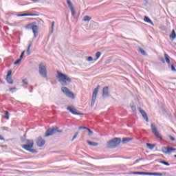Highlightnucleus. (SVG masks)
I'll use <instances>...</instances> for the list:
<instances>
[{
    "label": "nucleus",
    "mask_w": 176,
    "mask_h": 176,
    "mask_svg": "<svg viewBox=\"0 0 176 176\" xmlns=\"http://www.w3.org/2000/svg\"><path fill=\"white\" fill-rule=\"evenodd\" d=\"M56 73H57L56 78L58 82L63 86H67L68 83H71V82H72V80H71V78H69V76H68L67 75L64 74L59 71H57Z\"/></svg>",
    "instance_id": "1"
},
{
    "label": "nucleus",
    "mask_w": 176,
    "mask_h": 176,
    "mask_svg": "<svg viewBox=\"0 0 176 176\" xmlns=\"http://www.w3.org/2000/svg\"><path fill=\"white\" fill-rule=\"evenodd\" d=\"M39 74L41 75L43 78H45V79L47 78V69L46 67V64L43 63H41L39 65Z\"/></svg>",
    "instance_id": "2"
},
{
    "label": "nucleus",
    "mask_w": 176,
    "mask_h": 176,
    "mask_svg": "<svg viewBox=\"0 0 176 176\" xmlns=\"http://www.w3.org/2000/svg\"><path fill=\"white\" fill-rule=\"evenodd\" d=\"M57 133H63V131L58 130V127L57 126H52L47 130L45 137H50L54 135V134H57Z\"/></svg>",
    "instance_id": "3"
},
{
    "label": "nucleus",
    "mask_w": 176,
    "mask_h": 176,
    "mask_svg": "<svg viewBox=\"0 0 176 176\" xmlns=\"http://www.w3.org/2000/svg\"><path fill=\"white\" fill-rule=\"evenodd\" d=\"M121 142H122V140L120 138H115L107 143V146L108 148H116V146H118V145H120Z\"/></svg>",
    "instance_id": "4"
},
{
    "label": "nucleus",
    "mask_w": 176,
    "mask_h": 176,
    "mask_svg": "<svg viewBox=\"0 0 176 176\" xmlns=\"http://www.w3.org/2000/svg\"><path fill=\"white\" fill-rule=\"evenodd\" d=\"M131 174L134 175H154V176H163L161 173H148V172H132Z\"/></svg>",
    "instance_id": "5"
},
{
    "label": "nucleus",
    "mask_w": 176,
    "mask_h": 176,
    "mask_svg": "<svg viewBox=\"0 0 176 176\" xmlns=\"http://www.w3.org/2000/svg\"><path fill=\"white\" fill-rule=\"evenodd\" d=\"M25 143L27 144H23L21 146V147L25 149V151H28L29 152H31L32 148H34V140H27Z\"/></svg>",
    "instance_id": "6"
},
{
    "label": "nucleus",
    "mask_w": 176,
    "mask_h": 176,
    "mask_svg": "<svg viewBox=\"0 0 176 176\" xmlns=\"http://www.w3.org/2000/svg\"><path fill=\"white\" fill-rule=\"evenodd\" d=\"M98 90H100V85H98L93 91L92 99L91 102V107H94V104H96V100H97V96L98 94Z\"/></svg>",
    "instance_id": "7"
},
{
    "label": "nucleus",
    "mask_w": 176,
    "mask_h": 176,
    "mask_svg": "<svg viewBox=\"0 0 176 176\" xmlns=\"http://www.w3.org/2000/svg\"><path fill=\"white\" fill-rule=\"evenodd\" d=\"M61 90L63 94L67 96L69 98H75V94H74V92L70 91L69 89H68L67 87H63L61 88Z\"/></svg>",
    "instance_id": "8"
},
{
    "label": "nucleus",
    "mask_w": 176,
    "mask_h": 176,
    "mask_svg": "<svg viewBox=\"0 0 176 176\" xmlns=\"http://www.w3.org/2000/svg\"><path fill=\"white\" fill-rule=\"evenodd\" d=\"M26 30H32L34 36L38 34V25H34V23H29L25 25Z\"/></svg>",
    "instance_id": "9"
},
{
    "label": "nucleus",
    "mask_w": 176,
    "mask_h": 176,
    "mask_svg": "<svg viewBox=\"0 0 176 176\" xmlns=\"http://www.w3.org/2000/svg\"><path fill=\"white\" fill-rule=\"evenodd\" d=\"M151 131L154 134V135H155L157 138H160V140H163V138L162 137V135H160V133H159V131H157V128L156 127V126H155V124H151Z\"/></svg>",
    "instance_id": "10"
},
{
    "label": "nucleus",
    "mask_w": 176,
    "mask_h": 176,
    "mask_svg": "<svg viewBox=\"0 0 176 176\" xmlns=\"http://www.w3.org/2000/svg\"><path fill=\"white\" fill-rule=\"evenodd\" d=\"M176 151L175 148L167 146V147H163L162 148V152L164 153L165 155H168L170 153H173V152H175Z\"/></svg>",
    "instance_id": "11"
},
{
    "label": "nucleus",
    "mask_w": 176,
    "mask_h": 176,
    "mask_svg": "<svg viewBox=\"0 0 176 176\" xmlns=\"http://www.w3.org/2000/svg\"><path fill=\"white\" fill-rule=\"evenodd\" d=\"M36 144L39 146V148H42V146L46 144V141L45 139L42 138V137L39 136L36 140Z\"/></svg>",
    "instance_id": "12"
},
{
    "label": "nucleus",
    "mask_w": 176,
    "mask_h": 176,
    "mask_svg": "<svg viewBox=\"0 0 176 176\" xmlns=\"http://www.w3.org/2000/svg\"><path fill=\"white\" fill-rule=\"evenodd\" d=\"M6 80L10 85H13V80H12V70L8 72Z\"/></svg>",
    "instance_id": "13"
},
{
    "label": "nucleus",
    "mask_w": 176,
    "mask_h": 176,
    "mask_svg": "<svg viewBox=\"0 0 176 176\" xmlns=\"http://www.w3.org/2000/svg\"><path fill=\"white\" fill-rule=\"evenodd\" d=\"M139 112H140L142 118L146 120V122H149V118H148V115H146V112L144 111L142 109L139 108Z\"/></svg>",
    "instance_id": "14"
},
{
    "label": "nucleus",
    "mask_w": 176,
    "mask_h": 176,
    "mask_svg": "<svg viewBox=\"0 0 176 176\" xmlns=\"http://www.w3.org/2000/svg\"><path fill=\"white\" fill-rule=\"evenodd\" d=\"M67 3L71 10L72 16H75V9L74 8V6H72V2H71V0H66Z\"/></svg>",
    "instance_id": "15"
},
{
    "label": "nucleus",
    "mask_w": 176,
    "mask_h": 176,
    "mask_svg": "<svg viewBox=\"0 0 176 176\" xmlns=\"http://www.w3.org/2000/svg\"><path fill=\"white\" fill-rule=\"evenodd\" d=\"M109 87H104L102 89V96L103 97H109Z\"/></svg>",
    "instance_id": "16"
},
{
    "label": "nucleus",
    "mask_w": 176,
    "mask_h": 176,
    "mask_svg": "<svg viewBox=\"0 0 176 176\" xmlns=\"http://www.w3.org/2000/svg\"><path fill=\"white\" fill-rule=\"evenodd\" d=\"M67 111L71 112V113H73V115H81L80 113L76 112V109L72 108L71 107H67Z\"/></svg>",
    "instance_id": "17"
},
{
    "label": "nucleus",
    "mask_w": 176,
    "mask_h": 176,
    "mask_svg": "<svg viewBox=\"0 0 176 176\" xmlns=\"http://www.w3.org/2000/svg\"><path fill=\"white\" fill-rule=\"evenodd\" d=\"M25 53V51H23L21 56H20V58H19L18 60H16L14 64L15 65H17V64H20V63H21V60H23V57L24 56V54Z\"/></svg>",
    "instance_id": "18"
},
{
    "label": "nucleus",
    "mask_w": 176,
    "mask_h": 176,
    "mask_svg": "<svg viewBox=\"0 0 176 176\" xmlns=\"http://www.w3.org/2000/svg\"><path fill=\"white\" fill-rule=\"evenodd\" d=\"M27 16H36V14H32V13H25V14H21L18 15L19 17H25Z\"/></svg>",
    "instance_id": "19"
},
{
    "label": "nucleus",
    "mask_w": 176,
    "mask_h": 176,
    "mask_svg": "<svg viewBox=\"0 0 176 176\" xmlns=\"http://www.w3.org/2000/svg\"><path fill=\"white\" fill-rule=\"evenodd\" d=\"M169 38H170V41H174V39H175L176 34H175V30L174 29L172 30V32L170 34Z\"/></svg>",
    "instance_id": "20"
},
{
    "label": "nucleus",
    "mask_w": 176,
    "mask_h": 176,
    "mask_svg": "<svg viewBox=\"0 0 176 176\" xmlns=\"http://www.w3.org/2000/svg\"><path fill=\"white\" fill-rule=\"evenodd\" d=\"M164 57H165V60L166 61L167 64L170 65L171 64V61L170 60V56L167 54V53H164Z\"/></svg>",
    "instance_id": "21"
},
{
    "label": "nucleus",
    "mask_w": 176,
    "mask_h": 176,
    "mask_svg": "<svg viewBox=\"0 0 176 176\" xmlns=\"http://www.w3.org/2000/svg\"><path fill=\"white\" fill-rule=\"evenodd\" d=\"M130 141H133V138H122V142L126 144V142H130Z\"/></svg>",
    "instance_id": "22"
},
{
    "label": "nucleus",
    "mask_w": 176,
    "mask_h": 176,
    "mask_svg": "<svg viewBox=\"0 0 176 176\" xmlns=\"http://www.w3.org/2000/svg\"><path fill=\"white\" fill-rule=\"evenodd\" d=\"M144 21H145V23H148V24H153L152 20L148 16H144Z\"/></svg>",
    "instance_id": "23"
},
{
    "label": "nucleus",
    "mask_w": 176,
    "mask_h": 176,
    "mask_svg": "<svg viewBox=\"0 0 176 176\" xmlns=\"http://www.w3.org/2000/svg\"><path fill=\"white\" fill-rule=\"evenodd\" d=\"M87 144L91 146H97V145H98V143L94 142H90V141H87Z\"/></svg>",
    "instance_id": "24"
},
{
    "label": "nucleus",
    "mask_w": 176,
    "mask_h": 176,
    "mask_svg": "<svg viewBox=\"0 0 176 176\" xmlns=\"http://www.w3.org/2000/svg\"><path fill=\"white\" fill-rule=\"evenodd\" d=\"M146 146L148 149H153V148H155V144H152L151 143H147L146 144Z\"/></svg>",
    "instance_id": "25"
},
{
    "label": "nucleus",
    "mask_w": 176,
    "mask_h": 176,
    "mask_svg": "<svg viewBox=\"0 0 176 176\" xmlns=\"http://www.w3.org/2000/svg\"><path fill=\"white\" fill-rule=\"evenodd\" d=\"M31 46H32V43H31L28 47V49L26 51L28 56H30V54H31V52H30V49H31Z\"/></svg>",
    "instance_id": "26"
},
{
    "label": "nucleus",
    "mask_w": 176,
    "mask_h": 176,
    "mask_svg": "<svg viewBox=\"0 0 176 176\" xmlns=\"http://www.w3.org/2000/svg\"><path fill=\"white\" fill-rule=\"evenodd\" d=\"M96 58L95 59V61H97V60H98V58H100V57H101V52H96Z\"/></svg>",
    "instance_id": "27"
},
{
    "label": "nucleus",
    "mask_w": 176,
    "mask_h": 176,
    "mask_svg": "<svg viewBox=\"0 0 176 176\" xmlns=\"http://www.w3.org/2000/svg\"><path fill=\"white\" fill-rule=\"evenodd\" d=\"M138 51L140 52V53H141L142 54H143V56H145L146 54V53L145 52V50H144L142 48L139 47Z\"/></svg>",
    "instance_id": "28"
},
{
    "label": "nucleus",
    "mask_w": 176,
    "mask_h": 176,
    "mask_svg": "<svg viewBox=\"0 0 176 176\" xmlns=\"http://www.w3.org/2000/svg\"><path fill=\"white\" fill-rule=\"evenodd\" d=\"M91 20V18L89 16H85L83 18L84 21H90Z\"/></svg>",
    "instance_id": "29"
},
{
    "label": "nucleus",
    "mask_w": 176,
    "mask_h": 176,
    "mask_svg": "<svg viewBox=\"0 0 176 176\" xmlns=\"http://www.w3.org/2000/svg\"><path fill=\"white\" fill-rule=\"evenodd\" d=\"M159 163L164 164V166H170V164L168 162H166V161H160Z\"/></svg>",
    "instance_id": "30"
},
{
    "label": "nucleus",
    "mask_w": 176,
    "mask_h": 176,
    "mask_svg": "<svg viewBox=\"0 0 176 176\" xmlns=\"http://www.w3.org/2000/svg\"><path fill=\"white\" fill-rule=\"evenodd\" d=\"M9 91H11V93H15V91H17V88L13 87L9 89Z\"/></svg>",
    "instance_id": "31"
},
{
    "label": "nucleus",
    "mask_w": 176,
    "mask_h": 176,
    "mask_svg": "<svg viewBox=\"0 0 176 176\" xmlns=\"http://www.w3.org/2000/svg\"><path fill=\"white\" fill-rule=\"evenodd\" d=\"M5 113H6V116L4 117V118L8 120L9 119V115H10L9 111H6Z\"/></svg>",
    "instance_id": "32"
},
{
    "label": "nucleus",
    "mask_w": 176,
    "mask_h": 176,
    "mask_svg": "<svg viewBox=\"0 0 176 176\" xmlns=\"http://www.w3.org/2000/svg\"><path fill=\"white\" fill-rule=\"evenodd\" d=\"M78 134H79L78 132L76 133L73 138L72 139V141H74L76 138L78 137Z\"/></svg>",
    "instance_id": "33"
},
{
    "label": "nucleus",
    "mask_w": 176,
    "mask_h": 176,
    "mask_svg": "<svg viewBox=\"0 0 176 176\" xmlns=\"http://www.w3.org/2000/svg\"><path fill=\"white\" fill-rule=\"evenodd\" d=\"M170 68H171V71H173V72H176L175 67H174L173 65H170Z\"/></svg>",
    "instance_id": "34"
},
{
    "label": "nucleus",
    "mask_w": 176,
    "mask_h": 176,
    "mask_svg": "<svg viewBox=\"0 0 176 176\" xmlns=\"http://www.w3.org/2000/svg\"><path fill=\"white\" fill-rule=\"evenodd\" d=\"M87 127L86 126H79L78 130H87Z\"/></svg>",
    "instance_id": "35"
},
{
    "label": "nucleus",
    "mask_w": 176,
    "mask_h": 176,
    "mask_svg": "<svg viewBox=\"0 0 176 176\" xmlns=\"http://www.w3.org/2000/svg\"><path fill=\"white\" fill-rule=\"evenodd\" d=\"M131 108L133 112H136L137 108L135 107V106H131Z\"/></svg>",
    "instance_id": "36"
},
{
    "label": "nucleus",
    "mask_w": 176,
    "mask_h": 176,
    "mask_svg": "<svg viewBox=\"0 0 176 176\" xmlns=\"http://www.w3.org/2000/svg\"><path fill=\"white\" fill-rule=\"evenodd\" d=\"M54 24H55V22L54 21H52V32H53V31L54 30Z\"/></svg>",
    "instance_id": "37"
},
{
    "label": "nucleus",
    "mask_w": 176,
    "mask_h": 176,
    "mask_svg": "<svg viewBox=\"0 0 176 176\" xmlns=\"http://www.w3.org/2000/svg\"><path fill=\"white\" fill-rule=\"evenodd\" d=\"M88 133H89V135H91L93 134V131L91 130H90V129H87Z\"/></svg>",
    "instance_id": "38"
},
{
    "label": "nucleus",
    "mask_w": 176,
    "mask_h": 176,
    "mask_svg": "<svg viewBox=\"0 0 176 176\" xmlns=\"http://www.w3.org/2000/svg\"><path fill=\"white\" fill-rule=\"evenodd\" d=\"M87 61H93V57L89 56V57L87 58Z\"/></svg>",
    "instance_id": "39"
},
{
    "label": "nucleus",
    "mask_w": 176,
    "mask_h": 176,
    "mask_svg": "<svg viewBox=\"0 0 176 176\" xmlns=\"http://www.w3.org/2000/svg\"><path fill=\"white\" fill-rule=\"evenodd\" d=\"M169 138H170V141H175V138H174V137H173L171 135L169 136Z\"/></svg>",
    "instance_id": "40"
},
{
    "label": "nucleus",
    "mask_w": 176,
    "mask_h": 176,
    "mask_svg": "<svg viewBox=\"0 0 176 176\" xmlns=\"http://www.w3.org/2000/svg\"><path fill=\"white\" fill-rule=\"evenodd\" d=\"M160 61H161L163 64H164V63H166V60H164V58H160Z\"/></svg>",
    "instance_id": "41"
},
{
    "label": "nucleus",
    "mask_w": 176,
    "mask_h": 176,
    "mask_svg": "<svg viewBox=\"0 0 176 176\" xmlns=\"http://www.w3.org/2000/svg\"><path fill=\"white\" fill-rule=\"evenodd\" d=\"M23 82L25 85H28V82H27V79L23 80Z\"/></svg>",
    "instance_id": "42"
},
{
    "label": "nucleus",
    "mask_w": 176,
    "mask_h": 176,
    "mask_svg": "<svg viewBox=\"0 0 176 176\" xmlns=\"http://www.w3.org/2000/svg\"><path fill=\"white\" fill-rule=\"evenodd\" d=\"M3 140H5L2 135H0V141H3Z\"/></svg>",
    "instance_id": "43"
},
{
    "label": "nucleus",
    "mask_w": 176,
    "mask_h": 176,
    "mask_svg": "<svg viewBox=\"0 0 176 176\" xmlns=\"http://www.w3.org/2000/svg\"><path fill=\"white\" fill-rule=\"evenodd\" d=\"M140 160H142V159H138L136 160L137 162H140Z\"/></svg>",
    "instance_id": "44"
},
{
    "label": "nucleus",
    "mask_w": 176,
    "mask_h": 176,
    "mask_svg": "<svg viewBox=\"0 0 176 176\" xmlns=\"http://www.w3.org/2000/svg\"><path fill=\"white\" fill-rule=\"evenodd\" d=\"M173 156H174V157H175V158H176V155H174Z\"/></svg>",
    "instance_id": "45"
},
{
    "label": "nucleus",
    "mask_w": 176,
    "mask_h": 176,
    "mask_svg": "<svg viewBox=\"0 0 176 176\" xmlns=\"http://www.w3.org/2000/svg\"><path fill=\"white\" fill-rule=\"evenodd\" d=\"M31 1H39V0H31Z\"/></svg>",
    "instance_id": "46"
}]
</instances>
